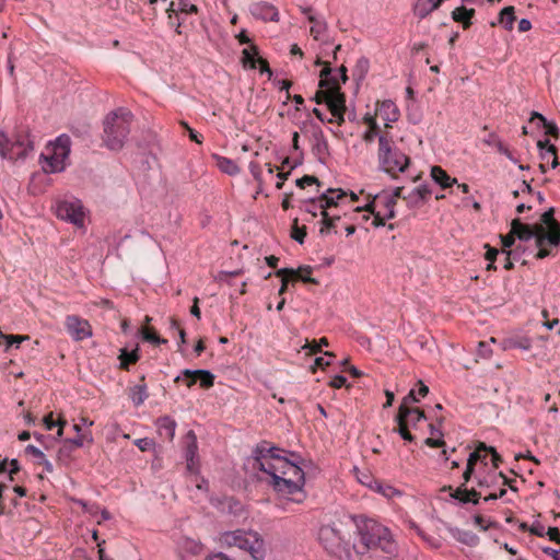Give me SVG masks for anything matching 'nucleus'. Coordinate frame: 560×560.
Returning a JSON list of instances; mask_svg holds the SVG:
<instances>
[{
    "mask_svg": "<svg viewBox=\"0 0 560 560\" xmlns=\"http://www.w3.org/2000/svg\"><path fill=\"white\" fill-rule=\"evenodd\" d=\"M280 450L262 442L255 450V467L264 476L261 480L268 482L282 498L294 503H302L306 493L304 471L280 454Z\"/></svg>",
    "mask_w": 560,
    "mask_h": 560,
    "instance_id": "1",
    "label": "nucleus"
},
{
    "mask_svg": "<svg viewBox=\"0 0 560 560\" xmlns=\"http://www.w3.org/2000/svg\"><path fill=\"white\" fill-rule=\"evenodd\" d=\"M359 538L353 544L354 551L362 560L370 551L381 550L386 555H394L396 544L387 527L372 518L360 517L355 520Z\"/></svg>",
    "mask_w": 560,
    "mask_h": 560,
    "instance_id": "2",
    "label": "nucleus"
},
{
    "mask_svg": "<svg viewBox=\"0 0 560 560\" xmlns=\"http://www.w3.org/2000/svg\"><path fill=\"white\" fill-rule=\"evenodd\" d=\"M133 122L132 113L124 107L107 114L103 121V143L112 150L118 151L125 145Z\"/></svg>",
    "mask_w": 560,
    "mask_h": 560,
    "instance_id": "3",
    "label": "nucleus"
},
{
    "mask_svg": "<svg viewBox=\"0 0 560 560\" xmlns=\"http://www.w3.org/2000/svg\"><path fill=\"white\" fill-rule=\"evenodd\" d=\"M377 160L380 168L392 177L405 172L410 163L409 156L397 148L388 132L378 137Z\"/></svg>",
    "mask_w": 560,
    "mask_h": 560,
    "instance_id": "4",
    "label": "nucleus"
},
{
    "mask_svg": "<svg viewBox=\"0 0 560 560\" xmlns=\"http://www.w3.org/2000/svg\"><path fill=\"white\" fill-rule=\"evenodd\" d=\"M220 542L225 547H237L250 555L254 560H264L266 546L262 537L254 530L236 529L225 532L220 537Z\"/></svg>",
    "mask_w": 560,
    "mask_h": 560,
    "instance_id": "5",
    "label": "nucleus"
},
{
    "mask_svg": "<svg viewBox=\"0 0 560 560\" xmlns=\"http://www.w3.org/2000/svg\"><path fill=\"white\" fill-rule=\"evenodd\" d=\"M347 194L341 189H328L317 200H312L314 209H319L322 214L323 226L319 230L322 235L328 233L335 226V222L340 220L341 214L330 211L332 208L338 209L341 203L347 200Z\"/></svg>",
    "mask_w": 560,
    "mask_h": 560,
    "instance_id": "6",
    "label": "nucleus"
},
{
    "mask_svg": "<svg viewBox=\"0 0 560 560\" xmlns=\"http://www.w3.org/2000/svg\"><path fill=\"white\" fill-rule=\"evenodd\" d=\"M70 145L71 140L67 135H61L54 142L49 143L40 154L43 171L45 173L63 171L70 153Z\"/></svg>",
    "mask_w": 560,
    "mask_h": 560,
    "instance_id": "7",
    "label": "nucleus"
},
{
    "mask_svg": "<svg viewBox=\"0 0 560 560\" xmlns=\"http://www.w3.org/2000/svg\"><path fill=\"white\" fill-rule=\"evenodd\" d=\"M396 421L400 436L405 441L412 442L416 440V435L411 433V430L417 431L427 421V417L420 408L399 406Z\"/></svg>",
    "mask_w": 560,
    "mask_h": 560,
    "instance_id": "8",
    "label": "nucleus"
},
{
    "mask_svg": "<svg viewBox=\"0 0 560 560\" xmlns=\"http://www.w3.org/2000/svg\"><path fill=\"white\" fill-rule=\"evenodd\" d=\"M541 228V233L537 237V245L548 243L550 246L557 247L560 244V223L555 219L553 208H549L540 215V223H536Z\"/></svg>",
    "mask_w": 560,
    "mask_h": 560,
    "instance_id": "9",
    "label": "nucleus"
},
{
    "mask_svg": "<svg viewBox=\"0 0 560 560\" xmlns=\"http://www.w3.org/2000/svg\"><path fill=\"white\" fill-rule=\"evenodd\" d=\"M318 539L329 552H336L339 550L346 542V534L342 529V523L332 522L331 524L323 525L318 532Z\"/></svg>",
    "mask_w": 560,
    "mask_h": 560,
    "instance_id": "10",
    "label": "nucleus"
},
{
    "mask_svg": "<svg viewBox=\"0 0 560 560\" xmlns=\"http://www.w3.org/2000/svg\"><path fill=\"white\" fill-rule=\"evenodd\" d=\"M489 454H491V462H492L493 466L498 467L499 463L501 462V457L493 447H491V446L488 447L486 444L480 443V445L474 452L469 453L467 464H466V469L463 472V478H464L465 482L469 481V479L475 470V466L478 463L487 465L485 459L487 458V456Z\"/></svg>",
    "mask_w": 560,
    "mask_h": 560,
    "instance_id": "11",
    "label": "nucleus"
},
{
    "mask_svg": "<svg viewBox=\"0 0 560 560\" xmlns=\"http://www.w3.org/2000/svg\"><path fill=\"white\" fill-rule=\"evenodd\" d=\"M65 327L68 335L75 341H82L93 335L90 323L78 315H68Z\"/></svg>",
    "mask_w": 560,
    "mask_h": 560,
    "instance_id": "12",
    "label": "nucleus"
},
{
    "mask_svg": "<svg viewBox=\"0 0 560 560\" xmlns=\"http://www.w3.org/2000/svg\"><path fill=\"white\" fill-rule=\"evenodd\" d=\"M57 217L73 223L74 225L82 226L84 222V212L80 201H60L57 205Z\"/></svg>",
    "mask_w": 560,
    "mask_h": 560,
    "instance_id": "13",
    "label": "nucleus"
},
{
    "mask_svg": "<svg viewBox=\"0 0 560 560\" xmlns=\"http://www.w3.org/2000/svg\"><path fill=\"white\" fill-rule=\"evenodd\" d=\"M10 150L14 155L13 160L24 159L33 150V141L26 130H21L11 141Z\"/></svg>",
    "mask_w": 560,
    "mask_h": 560,
    "instance_id": "14",
    "label": "nucleus"
},
{
    "mask_svg": "<svg viewBox=\"0 0 560 560\" xmlns=\"http://www.w3.org/2000/svg\"><path fill=\"white\" fill-rule=\"evenodd\" d=\"M453 499H455V490L452 486H444L442 487L435 499L433 504L434 512H452L454 502Z\"/></svg>",
    "mask_w": 560,
    "mask_h": 560,
    "instance_id": "15",
    "label": "nucleus"
},
{
    "mask_svg": "<svg viewBox=\"0 0 560 560\" xmlns=\"http://www.w3.org/2000/svg\"><path fill=\"white\" fill-rule=\"evenodd\" d=\"M512 232L515 236L523 242H528L532 238H535V243L537 244V237L541 233V228L537 224L529 225L522 223L520 219H514L511 223Z\"/></svg>",
    "mask_w": 560,
    "mask_h": 560,
    "instance_id": "16",
    "label": "nucleus"
},
{
    "mask_svg": "<svg viewBox=\"0 0 560 560\" xmlns=\"http://www.w3.org/2000/svg\"><path fill=\"white\" fill-rule=\"evenodd\" d=\"M375 115L385 121L386 128H390V122L397 121L400 113L393 101L385 100L376 103Z\"/></svg>",
    "mask_w": 560,
    "mask_h": 560,
    "instance_id": "17",
    "label": "nucleus"
},
{
    "mask_svg": "<svg viewBox=\"0 0 560 560\" xmlns=\"http://www.w3.org/2000/svg\"><path fill=\"white\" fill-rule=\"evenodd\" d=\"M250 12L256 19L262 21L277 22L279 20V12L276 7L267 2H258L252 5Z\"/></svg>",
    "mask_w": 560,
    "mask_h": 560,
    "instance_id": "18",
    "label": "nucleus"
},
{
    "mask_svg": "<svg viewBox=\"0 0 560 560\" xmlns=\"http://www.w3.org/2000/svg\"><path fill=\"white\" fill-rule=\"evenodd\" d=\"M343 93L341 92L340 85L335 86H323L319 88V90L316 92L314 96V101L317 104L325 103L327 107L329 108V104L332 101H336L338 97H341Z\"/></svg>",
    "mask_w": 560,
    "mask_h": 560,
    "instance_id": "19",
    "label": "nucleus"
},
{
    "mask_svg": "<svg viewBox=\"0 0 560 560\" xmlns=\"http://www.w3.org/2000/svg\"><path fill=\"white\" fill-rule=\"evenodd\" d=\"M159 435L165 441H173L176 429V421L168 416L161 417L156 420Z\"/></svg>",
    "mask_w": 560,
    "mask_h": 560,
    "instance_id": "20",
    "label": "nucleus"
},
{
    "mask_svg": "<svg viewBox=\"0 0 560 560\" xmlns=\"http://www.w3.org/2000/svg\"><path fill=\"white\" fill-rule=\"evenodd\" d=\"M329 112L334 118L327 120V122L332 124L337 122V125L341 126L345 122V112H346V96L345 94L341 97H338L336 101H332L329 104Z\"/></svg>",
    "mask_w": 560,
    "mask_h": 560,
    "instance_id": "21",
    "label": "nucleus"
},
{
    "mask_svg": "<svg viewBox=\"0 0 560 560\" xmlns=\"http://www.w3.org/2000/svg\"><path fill=\"white\" fill-rule=\"evenodd\" d=\"M315 65L323 66V69L320 70L319 73V88L340 85L337 78L331 75L330 62L323 61L320 57H317Z\"/></svg>",
    "mask_w": 560,
    "mask_h": 560,
    "instance_id": "22",
    "label": "nucleus"
},
{
    "mask_svg": "<svg viewBox=\"0 0 560 560\" xmlns=\"http://www.w3.org/2000/svg\"><path fill=\"white\" fill-rule=\"evenodd\" d=\"M431 178L438 184L442 189L452 188L455 183V178H452L441 166H432L431 167Z\"/></svg>",
    "mask_w": 560,
    "mask_h": 560,
    "instance_id": "23",
    "label": "nucleus"
},
{
    "mask_svg": "<svg viewBox=\"0 0 560 560\" xmlns=\"http://www.w3.org/2000/svg\"><path fill=\"white\" fill-rule=\"evenodd\" d=\"M93 438L91 432H83L82 434H78L74 439H67L63 442V446L60 448V453L63 452H72L78 447H82L85 443H92Z\"/></svg>",
    "mask_w": 560,
    "mask_h": 560,
    "instance_id": "24",
    "label": "nucleus"
},
{
    "mask_svg": "<svg viewBox=\"0 0 560 560\" xmlns=\"http://www.w3.org/2000/svg\"><path fill=\"white\" fill-rule=\"evenodd\" d=\"M191 374L197 375V378L199 381L200 387L208 389L213 386L214 384V375L207 370H184L182 371L183 376H190Z\"/></svg>",
    "mask_w": 560,
    "mask_h": 560,
    "instance_id": "25",
    "label": "nucleus"
},
{
    "mask_svg": "<svg viewBox=\"0 0 560 560\" xmlns=\"http://www.w3.org/2000/svg\"><path fill=\"white\" fill-rule=\"evenodd\" d=\"M355 212L366 211L373 214L372 225L375 228L385 225V220L387 219L386 213L382 211H375V202H369L363 208L357 207L354 209Z\"/></svg>",
    "mask_w": 560,
    "mask_h": 560,
    "instance_id": "26",
    "label": "nucleus"
},
{
    "mask_svg": "<svg viewBox=\"0 0 560 560\" xmlns=\"http://www.w3.org/2000/svg\"><path fill=\"white\" fill-rule=\"evenodd\" d=\"M313 271L311 266H301L298 269L282 268L276 271V276H287L289 281H300L303 273L311 275Z\"/></svg>",
    "mask_w": 560,
    "mask_h": 560,
    "instance_id": "27",
    "label": "nucleus"
},
{
    "mask_svg": "<svg viewBox=\"0 0 560 560\" xmlns=\"http://www.w3.org/2000/svg\"><path fill=\"white\" fill-rule=\"evenodd\" d=\"M475 0H462L463 5L457 7V23H462L464 28H468L471 24V18L475 14V9H468L465 4L471 3Z\"/></svg>",
    "mask_w": 560,
    "mask_h": 560,
    "instance_id": "28",
    "label": "nucleus"
},
{
    "mask_svg": "<svg viewBox=\"0 0 560 560\" xmlns=\"http://www.w3.org/2000/svg\"><path fill=\"white\" fill-rule=\"evenodd\" d=\"M457 502L460 503H474L477 504L479 502L480 494L472 488L468 490L464 487V485L457 487Z\"/></svg>",
    "mask_w": 560,
    "mask_h": 560,
    "instance_id": "29",
    "label": "nucleus"
},
{
    "mask_svg": "<svg viewBox=\"0 0 560 560\" xmlns=\"http://www.w3.org/2000/svg\"><path fill=\"white\" fill-rule=\"evenodd\" d=\"M534 119H538L541 126L546 129V135H549L553 138H559L560 130L558 126L553 121H548L545 116L537 112L532 113L530 121Z\"/></svg>",
    "mask_w": 560,
    "mask_h": 560,
    "instance_id": "30",
    "label": "nucleus"
},
{
    "mask_svg": "<svg viewBox=\"0 0 560 560\" xmlns=\"http://www.w3.org/2000/svg\"><path fill=\"white\" fill-rule=\"evenodd\" d=\"M138 349L132 351H127L126 349H121L119 353L120 369L128 371L131 364H135L139 360Z\"/></svg>",
    "mask_w": 560,
    "mask_h": 560,
    "instance_id": "31",
    "label": "nucleus"
},
{
    "mask_svg": "<svg viewBox=\"0 0 560 560\" xmlns=\"http://www.w3.org/2000/svg\"><path fill=\"white\" fill-rule=\"evenodd\" d=\"M141 381L144 382V376L141 377ZM148 396L149 394L144 383L136 385L131 388L130 398L136 407L142 405Z\"/></svg>",
    "mask_w": 560,
    "mask_h": 560,
    "instance_id": "32",
    "label": "nucleus"
},
{
    "mask_svg": "<svg viewBox=\"0 0 560 560\" xmlns=\"http://www.w3.org/2000/svg\"><path fill=\"white\" fill-rule=\"evenodd\" d=\"M43 423L46 430H52L58 427L57 435L60 438L63 434V428L67 424V421L59 417L57 420L54 419V413L49 412L43 418Z\"/></svg>",
    "mask_w": 560,
    "mask_h": 560,
    "instance_id": "33",
    "label": "nucleus"
},
{
    "mask_svg": "<svg viewBox=\"0 0 560 560\" xmlns=\"http://www.w3.org/2000/svg\"><path fill=\"white\" fill-rule=\"evenodd\" d=\"M372 202H375V207L380 203L384 206V212L386 213L387 219H393L395 217L394 208L396 205V200H394V197H389L388 195L376 196Z\"/></svg>",
    "mask_w": 560,
    "mask_h": 560,
    "instance_id": "34",
    "label": "nucleus"
},
{
    "mask_svg": "<svg viewBox=\"0 0 560 560\" xmlns=\"http://www.w3.org/2000/svg\"><path fill=\"white\" fill-rule=\"evenodd\" d=\"M185 457L198 456L197 436L194 431H188L185 435Z\"/></svg>",
    "mask_w": 560,
    "mask_h": 560,
    "instance_id": "35",
    "label": "nucleus"
},
{
    "mask_svg": "<svg viewBox=\"0 0 560 560\" xmlns=\"http://www.w3.org/2000/svg\"><path fill=\"white\" fill-rule=\"evenodd\" d=\"M514 21V7L510 5L501 10L499 14V23L502 24L505 30L511 31L513 28Z\"/></svg>",
    "mask_w": 560,
    "mask_h": 560,
    "instance_id": "36",
    "label": "nucleus"
},
{
    "mask_svg": "<svg viewBox=\"0 0 560 560\" xmlns=\"http://www.w3.org/2000/svg\"><path fill=\"white\" fill-rule=\"evenodd\" d=\"M243 63L244 67H249L250 69L256 68V61L258 56V48L256 45H250L248 48H245L243 51Z\"/></svg>",
    "mask_w": 560,
    "mask_h": 560,
    "instance_id": "37",
    "label": "nucleus"
},
{
    "mask_svg": "<svg viewBox=\"0 0 560 560\" xmlns=\"http://www.w3.org/2000/svg\"><path fill=\"white\" fill-rule=\"evenodd\" d=\"M443 0H419L416 9L421 16L427 15L429 12L438 9L442 4Z\"/></svg>",
    "mask_w": 560,
    "mask_h": 560,
    "instance_id": "38",
    "label": "nucleus"
},
{
    "mask_svg": "<svg viewBox=\"0 0 560 560\" xmlns=\"http://www.w3.org/2000/svg\"><path fill=\"white\" fill-rule=\"evenodd\" d=\"M217 165L222 172L230 175L236 174L238 172V167L235 162L229 158L217 156Z\"/></svg>",
    "mask_w": 560,
    "mask_h": 560,
    "instance_id": "39",
    "label": "nucleus"
},
{
    "mask_svg": "<svg viewBox=\"0 0 560 560\" xmlns=\"http://www.w3.org/2000/svg\"><path fill=\"white\" fill-rule=\"evenodd\" d=\"M141 336L143 338V340L148 341V342H151V343H154V345H162V343H166L167 340L164 339V338H161L156 331L151 328V327H142L141 329Z\"/></svg>",
    "mask_w": 560,
    "mask_h": 560,
    "instance_id": "40",
    "label": "nucleus"
},
{
    "mask_svg": "<svg viewBox=\"0 0 560 560\" xmlns=\"http://www.w3.org/2000/svg\"><path fill=\"white\" fill-rule=\"evenodd\" d=\"M432 194V190L428 186H420L416 188L412 194L408 197L413 202H424Z\"/></svg>",
    "mask_w": 560,
    "mask_h": 560,
    "instance_id": "41",
    "label": "nucleus"
},
{
    "mask_svg": "<svg viewBox=\"0 0 560 560\" xmlns=\"http://www.w3.org/2000/svg\"><path fill=\"white\" fill-rule=\"evenodd\" d=\"M539 156L541 160L547 161V162L551 158V167L552 168H556L559 164L556 147H548L545 150H539Z\"/></svg>",
    "mask_w": 560,
    "mask_h": 560,
    "instance_id": "42",
    "label": "nucleus"
},
{
    "mask_svg": "<svg viewBox=\"0 0 560 560\" xmlns=\"http://www.w3.org/2000/svg\"><path fill=\"white\" fill-rule=\"evenodd\" d=\"M457 540H459L460 542H463L467 546L474 547L479 542V537L471 532H467V530L458 532L457 530Z\"/></svg>",
    "mask_w": 560,
    "mask_h": 560,
    "instance_id": "43",
    "label": "nucleus"
},
{
    "mask_svg": "<svg viewBox=\"0 0 560 560\" xmlns=\"http://www.w3.org/2000/svg\"><path fill=\"white\" fill-rule=\"evenodd\" d=\"M11 140L7 137L5 133L0 132V154L4 159L13 160L14 155L10 150Z\"/></svg>",
    "mask_w": 560,
    "mask_h": 560,
    "instance_id": "44",
    "label": "nucleus"
},
{
    "mask_svg": "<svg viewBox=\"0 0 560 560\" xmlns=\"http://www.w3.org/2000/svg\"><path fill=\"white\" fill-rule=\"evenodd\" d=\"M291 237L300 244H303L306 237V226H299L298 219L293 221Z\"/></svg>",
    "mask_w": 560,
    "mask_h": 560,
    "instance_id": "45",
    "label": "nucleus"
},
{
    "mask_svg": "<svg viewBox=\"0 0 560 560\" xmlns=\"http://www.w3.org/2000/svg\"><path fill=\"white\" fill-rule=\"evenodd\" d=\"M483 142L488 145L494 147L500 153H508V148L495 133L488 135Z\"/></svg>",
    "mask_w": 560,
    "mask_h": 560,
    "instance_id": "46",
    "label": "nucleus"
},
{
    "mask_svg": "<svg viewBox=\"0 0 560 560\" xmlns=\"http://www.w3.org/2000/svg\"><path fill=\"white\" fill-rule=\"evenodd\" d=\"M323 346H328V339L325 337L320 338L318 342L315 340H313L312 343L306 342L303 346V349H307L308 351L306 354L312 355V354H316V353L320 352Z\"/></svg>",
    "mask_w": 560,
    "mask_h": 560,
    "instance_id": "47",
    "label": "nucleus"
},
{
    "mask_svg": "<svg viewBox=\"0 0 560 560\" xmlns=\"http://www.w3.org/2000/svg\"><path fill=\"white\" fill-rule=\"evenodd\" d=\"M487 248L486 259L488 260L487 270H495L494 261L497 256L499 255V250L497 248L490 247L488 244L485 245Z\"/></svg>",
    "mask_w": 560,
    "mask_h": 560,
    "instance_id": "48",
    "label": "nucleus"
},
{
    "mask_svg": "<svg viewBox=\"0 0 560 560\" xmlns=\"http://www.w3.org/2000/svg\"><path fill=\"white\" fill-rule=\"evenodd\" d=\"M502 255H504L503 267H504V269L510 270L513 268V262H512L511 256H513L514 258H518L520 257L518 248H515L514 250H503Z\"/></svg>",
    "mask_w": 560,
    "mask_h": 560,
    "instance_id": "49",
    "label": "nucleus"
},
{
    "mask_svg": "<svg viewBox=\"0 0 560 560\" xmlns=\"http://www.w3.org/2000/svg\"><path fill=\"white\" fill-rule=\"evenodd\" d=\"M327 30V23L325 21L316 22L315 25L311 27V35L315 40L320 38V35L324 34Z\"/></svg>",
    "mask_w": 560,
    "mask_h": 560,
    "instance_id": "50",
    "label": "nucleus"
},
{
    "mask_svg": "<svg viewBox=\"0 0 560 560\" xmlns=\"http://www.w3.org/2000/svg\"><path fill=\"white\" fill-rule=\"evenodd\" d=\"M296 186L300 188H305L306 186H311L313 184L319 185L318 178L313 175H304L303 177L296 179Z\"/></svg>",
    "mask_w": 560,
    "mask_h": 560,
    "instance_id": "51",
    "label": "nucleus"
},
{
    "mask_svg": "<svg viewBox=\"0 0 560 560\" xmlns=\"http://www.w3.org/2000/svg\"><path fill=\"white\" fill-rule=\"evenodd\" d=\"M1 338H3L5 340V346L7 348H10L12 347L13 345H16V347H19V345L27 339L28 337L27 336H19V335H11V336H4L2 335Z\"/></svg>",
    "mask_w": 560,
    "mask_h": 560,
    "instance_id": "52",
    "label": "nucleus"
},
{
    "mask_svg": "<svg viewBox=\"0 0 560 560\" xmlns=\"http://www.w3.org/2000/svg\"><path fill=\"white\" fill-rule=\"evenodd\" d=\"M376 490L386 498H393L395 495L400 494L395 488H393L389 485H378Z\"/></svg>",
    "mask_w": 560,
    "mask_h": 560,
    "instance_id": "53",
    "label": "nucleus"
},
{
    "mask_svg": "<svg viewBox=\"0 0 560 560\" xmlns=\"http://www.w3.org/2000/svg\"><path fill=\"white\" fill-rule=\"evenodd\" d=\"M187 470L191 474H198L199 470V457H185Z\"/></svg>",
    "mask_w": 560,
    "mask_h": 560,
    "instance_id": "54",
    "label": "nucleus"
},
{
    "mask_svg": "<svg viewBox=\"0 0 560 560\" xmlns=\"http://www.w3.org/2000/svg\"><path fill=\"white\" fill-rule=\"evenodd\" d=\"M474 523L480 527L482 530H487L492 526H495L497 523L485 520L481 515L474 516Z\"/></svg>",
    "mask_w": 560,
    "mask_h": 560,
    "instance_id": "55",
    "label": "nucleus"
},
{
    "mask_svg": "<svg viewBox=\"0 0 560 560\" xmlns=\"http://www.w3.org/2000/svg\"><path fill=\"white\" fill-rule=\"evenodd\" d=\"M528 532L538 537H544L546 534L545 526L540 522H534L532 526H529Z\"/></svg>",
    "mask_w": 560,
    "mask_h": 560,
    "instance_id": "56",
    "label": "nucleus"
},
{
    "mask_svg": "<svg viewBox=\"0 0 560 560\" xmlns=\"http://www.w3.org/2000/svg\"><path fill=\"white\" fill-rule=\"evenodd\" d=\"M419 401V397L416 394V389H411L407 396L402 399L400 406H405L406 408H411L410 405Z\"/></svg>",
    "mask_w": 560,
    "mask_h": 560,
    "instance_id": "57",
    "label": "nucleus"
},
{
    "mask_svg": "<svg viewBox=\"0 0 560 560\" xmlns=\"http://www.w3.org/2000/svg\"><path fill=\"white\" fill-rule=\"evenodd\" d=\"M419 401V397L416 394V389H411L407 396L402 399L400 406H405L406 408H411L410 405Z\"/></svg>",
    "mask_w": 560,
    "mask_h": 560,
    "instance_id": "58",
    "label": "nucleus"
},
{
    "mask_svg": "<svg viewBox=\"0 0 560 560\" xmlns=\"http://www.w3.org/2000/svg\"><path fill=\"white\" fill-rule=\"evenodd\" d=\"M25 452L37 459V462L44 459L45 454L34 445H27Z\"/></svg>",
    "mask_w": 560,
    "mask_h": 560,
    "instance_id": "59",
    "label": "nucleus"
},
{
    "mask_svg": "<svg viewBox=\"0 0 560 560\" xmlns=\"http://www.w3.org/2000/svg\"><path fill=\"white\" fill-rule=\"evenodd\" d=\"M363 122L368 126V129H371V130H380V126H378V124L376 122V118H375V116H371L370 114H366V115L363 117Z\"/></svg>",
    "mask_w": 560,
    "mask_h": 560,
    "instance_id": "60",
    "label": "nucleus"
},
{
    "mask_svg": "<svg viewBox=\"0 0 560 560\" xmlns=\"http://www.w3.org/2000/svg\"><path fill=\"white\" fill-rule=\"evenodd\" d=\"M515 234L512 232V230L510 231L509 234L504 235V236H501V241H502V245H503V248L504 250L506 248H511V246L514 244L515 242Z\"/></svg>",
    "mask_w": 560,
    "mask_h": 560,
    "instance_id": "61",
    "label": "nucleus"
},
{
    "mask_svg": "<svg viewBox=\"0 0 560 560\" xmlns=\"http://www.w3.org/2000/svg\"><path fill=\"white\" fill-rule=\"evenodd\" d=\"M382 133L380 132V130H371V129H368L363 136H362V139L365 143H372L375 139V137H380Z\"/></svg>",
    "mask_w": 560,
    "mask_h": 560,
    "instance_id": "62",
    "label": "nucleus"
},
{
    "mask_svg": "<svg viewBox=\"0 0 560 560\" xmlns=\"http://www.w3.org/2000/svg\"><path fill=\"white\" fill-rule=\"evenodd\" d=\"M346 382H347V378L345 376L336 375L329 382V386L332 387V388L338 389V388H341L342 386H345Z\"/></svg>",
    "mask_w": 560,
    "mask_h": 560,
    "instance_id": "63",
    "label": "nucleus"
},
{
    "mask_svg": "<svg viewBox=\"0 0 560 560\" xmlns=\"http://www.w3.org/2000/svg\"><path fill=\"white\" fill-rule=\"evenodd\" d=\"M178 11L184 13H197L198 9L195 4H189L185 1H180Z\"/></svg>",
    "mask_w": 560,
    "mask_h": 560,
    "instance_id": "64",
    "label": "nucleus"
}]
</instances>
